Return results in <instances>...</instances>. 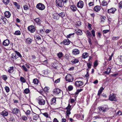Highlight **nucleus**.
<instances>
[{"label":"nucleus","mask_w":122,"mask_h":122,"mask_svg":"<svg viewBox=\"0 0 122 122\" xmlns=\"http://www.w3.org/2000/svg\"><path fill=\"white\" fill-rule=\"evenodd\" d=\"M38 104L41 105H44L45 104V100L43 99L41 96H39L36 98Z\"/></svg>","instance_id":"1"},{"label":"nucleus","mask_w":122,"mask_h":122,"mask_svg":"<svg viewBox=\"0 0 122 122\" xmlns=\"http://www.w3.org/2000/svg\"><path fill=\"white\" fill-rule=\"evenodd\" d=\"M66 80L69 82H72L73 81V77L71 75L68 74L65 77Z\"/></svg>","instance_id":"2"},{"label":"nucleus","mask_w":122,"mask_h":122,"mask_svg":"<svg viewBox=\"0 0 122 122\" xmlns=\"http://www.w3.org/2000/svg\"><path fill=\"white\" fill-rule=\"evenodd\" d=\"M98 109L100 111L102 112H105L107 111L109 109L107 105H104L102 107H99Z\"/></svg>","instance_id":"3"},{"label":"nucleus","mask_w":122,"mask_h":122,"mask_svg":"<svg viewBox=\"0 0 122 122\" xmlns=\"http://www.w3.org/2000/svg\"><path fill=\"white\" fill-rule=\"evenodd\" d=\"M71 106L69 104L68 106L65 108L67 110L66 111V115L68 117H69V115L71 113L70 111L71 109Z\"/></svg>","instance_id":"4"},{"label":"nucleus","mask_w":122,"mask_h":122,"mask_svg":"<svg viewBox=\"0 0 122 122\" xmlns=\"http://www.w3.org/2000/svg\"><path fill=\"white\" fill-rule=\"evenodd\" d=\"M109 100L111 101H116L117 100L116 95L113 94L110 95L109 97Z\"/></svg>","instance_id":"5"},{"label":"nucleus","mask_w":122,"mask_h":122,"mask_svg":"<svg viewBox=\"0 0 122 122\" xmlns=\"http://www.w3.org/2000/svg\"><path fill=\"white\" fill-rule=\"evenodd\" d=\"M36 7L40 10H43L45 9V7L43 4L40 3L37 5Z\"/></svg>","instance_id":"6"},{"label":"nucleus","mask_w":122,"mask_h":122,"mask_svg":"<svg viewBox=\"0 0 122 122\" xmlns=\"http://www.w3.org/2000/svg\"><path fill=\"white\" fill-rule=\"evenodd\" d=\"M116 63L119 65L121 66L122 65V56H120L118 57V58L117 59Z\"/></svg>","instance_id":"7"},{"label":"nucleus","mask_w":122,"mask_h":122,"mask_svg":"<svg viewBox=\"0 0 122 122\" xmlns=\"http://www.w3.org/2000/svg\"><path fill=\"white\" fill-rule=\"evenodd\" d=\"M56 5L59 7H62L63 6H64V5L61 0H56Z\"/></svg>","instance_id":"8"},{"label":"nucleus","mask_w":122,"mask_h":122,"mask_svg":"<svg viewBox=\"0 0 122 122\" xmlns=\"http://www.w3.org/2000/svg\"><path fill=\"white\" fill-rule=\"evenodd\" d=\"M83 83L81 81H76L74 83L75 86L77 87H79L82 85Z\"/></svg>","instance_id":"9"},{"label":"nucleus","mask_w":122,"mask_h":122,"mask_svg":"<svg viewBox=\"0 0 122 122\" xmlns=\"http://www.w3.org/2000/svg\"><path fill=\"white\" fill-rule=\"evenodd\" d=\"M12 113L13 114H15L16 115L19 114L20 112V111L19 109L16 108H14L12 109Z\"/></svg>","instance_id":"10"},{"label":"nucleus","mask_w":122,"mask_h":122,"mask_svg":"<svg viewBox=\"0 0 122 122\" xmlns=\"http://www.w3.org/2000/svg\"><path fill=\"white\" fill-rule=\"evenodd\" d=\"M28 29L29 31L31 33H33L35 31L34 27L32 25L29 26L28 27Z\"/></svg>","instance_id":"11"},{"label":"nucleus","mask_w":122,"mask_h":122,"mask_svg":"<svg viewBox=\"0 0 122 122\" xmlns=\"http://www.w3.org/2000/svg\"><path fill=\"white\" fill-rule=\"evenodd\" d=\"M116 10V9L115 8H112L108 10L107 12L109 14L111 13L114 14Z\"/></svg>","instance_id":"12"},{"label":"nucleus","mask_w":122,"mask_h":122,"mask_svg":"<svg viewBox=\"0 0 122 122\" xmlns=\"http://www.w3.org/2000/svg\"><path fill=\"white\" fill-rule=\"evenodd\" d=\"M77 6L78 7L82 8L83 6V2L81 1H80L77 3Z\"/></svg>","instance_id":"13"},{"label":"nucleus","mask_w":122,"mask_h":122,"mask_svg":"<svg viewBox=\"0 0 122 122\" xmlns=\"http://www.w3.org/2000/svg\"><path fill=\"white\" fill-rule=\"evenodd\" d=\"M80 53V51L78 49H74L72 51V54L74 55H76Z\"/></svg>","instance_id":"14"},{"label":"nucleus","mask_w":122,"mask_h":122,"mask_svg":"<svg viewBox=\"0 0 122 122\" xmlns=\"http://www.w3.org/2000/svg\"><path fill=\"white\" fill-rule=\"evenodd\" d=\"M9 44V41L8 39H6L3 42V44L5 46H8Z\"/></svg>","instance_id":"15"},{"label":"nucleus","mask_w":122,"mask_h":122,"mask_svg":"<svg viewBox=\"0 0 122 122\" xmlns=\"http://www.w3.org/2000/svg\"><path fill=\"white\" fill-rule=\"evenodd\" d=\"M101 7L100 6L96 5L94 8V10L97 12H98L101 9Z\"/></svg>","instance_id":"16"},{"label":"nucleus","mask_w":122,"mask_h":122,"mask_svg":"<svg viewBox=\"0 0 122 122\" xmlns=\"http://www.w3.org/2000/svg\"><path fill=\"white\" fill-rule=\"evenodd\" d=\"M1 115L3 117H6L8 116V113L7 111L4 110L1 112Z\"/></svg>","instance_id":"17"},{"label":"nucleus","mask_w":122,"mask_h":122,"mask_svg":"<svg viewBox=\"0 0 122 122\" xmlns=\"http://www.w3.org/2000/svg\"><path fill=\"white\" fill-rule=\"evenodd\" d=\"M17 58L18 57L16 54L15 52L12 54L11 58L12 60L14 61V60H16Z\"/></svg>","instance_id":"18"},{"label":"nucleus","mask_w":122,"mask_h":122,"mask_svg":"<svg viewBox=\"0 0 122 122\" xmlns=\"http://www.w3.org/2000/svg\"><path fill=\"white\" fill-rule=\"evenodd\" d=\"M35 115H33V119L35 121H36L40 119L39 116V115L36 114L35 113H34Z\"/></svg>","instance_id":"19"},{"label":"nucleus","mask_w":122,"mask_h":122,"mask_svg":"<svg viewBox=\"0 0 122 122\" xmlns=\"http://www.w3.org/2000/svg\"><path fill=\"white\" fill-rule=\"evenodd\" d=\"M61 90L59 88H55L54 89L53 91L54 94H58L60 93Z\"/></svg>","instance_id":"20"},{"label":"nucleus","mask_w":122,"mask_h":122,"mask_svg":"<svg viewBox=\"0 0 122 122\" xmlns=\"http://www.w3.org/2000/svg\"><path fill=\"white\" fill-rule=\"evenodd\" d=\"M4 15L5 17L9 18L10 17L11 14L9 11H6L5 12Z\"/></svg>","instance_id":"21"},{"label":"nucleus","mask_w":122,"mask_h":122,"mask_svg":"<svg viewBox=\"0 0 122 122\" xmlns=\"http://www.w3.org/2000/svg\"><path fill=\"white\" fill-rule=\"evenodd\" d=\"M63 42L64 44L66 45H68L70 43V41L67 39L64 40Z\"/></svg>","instance_id":"22"},{"label":"nucleus","mask_w":122,"mask_h":122,"mask_svg":"<svg viewBox=\"0 0 122 122\" xmlns=\"http://www.w3.org/2000/svg\"><path fill=\"white\" fill-rule=\"evenodd\" d=\"M79 60L77 58H74L71 61V62L72 63V64H74L76 63H78L79 62Z\"/></svg>","instance_id":"23"},{"label":"nucleus","mask_w":122,"mask_h":122,"mask_svg":"<svg viewBox=\"0 0 122 122\" xmlns=\"http://www.w3.org/2000/svg\"><path fill=\"white\" fill-rule=\"evenodd\" d=\"M53 16L54 18L56 20L58 19L59 18V16L58 14L56 13H54L53 14Z\"/></svg>","instance_id":"24"},{"label":"nucleus","mask_w":122,"mask_h":122,"mask_svg":"<svg viewBox=\"0 0 122 122\" xmlns=\"http://www.w3.org/2000/svg\"><path fill=\"white\" fill-rule=\"evenodd\" d=\"M89 56L87 52L83 53L82 55V57L85 59L88 57Z\"/></svg>","instance_id":"25"},{"label":"nucleus","mask_w":122,"mask_h":122,"mask_svg":"<svg viewBox=\"0 0 122 122\" xmlns=\"http://www.w3.org/2000/svg\"><path fill=\"white\" fill-rule=\"evenodd\" d=\"M9 120L12 122H14L15 121L14 116L13 115H10V117L9 119Z\"/></svg>","instance_id":"26"},{"label":"nucleus","mask_w":122,"mask_h":122,"mask_svg":"<svg viewBox=\"0 0 122 122\" xmlns=\"http://www.w3.org/2000/svg\"><path fill=\"white\" fill-rule=\"evenodd\" d=\"M104 89V88L103 87H101L98 90L97 95L99 96H100Z\"/></svg>","instance_id":"27"},{"label":"nucleus","mask_w":122,"mask_h":122,"mask_svg":"<svg viewBox=\"0 0 122 122\" xmlns=\"http://www.w3.org/2000/svg\"><path fill=\"white\" fill-rule=\"evenodd\" d=\"M70 7L71 9L73 11H76V8L74 5H71Z\"/></svg>","instance_id":"28"},{"label":"nucleus","mask_w":122,"mask_h":122,"mask_svg":"<svg viewBox=\"0 0 122 122\" xmlns=\"http://www.w3.org/2000/svg\"><path fill=\"white\" fill-rule=\"evenodd\" d=\"M32 41V39L30 38H28L26 40V42L28 44H30Z\"/></svg>","instance_id":"29"},{"label":"nucleus","mask_w":122,"mask_h":122,"mask_svg":"<svg viewBox=\"0 0 122 122\" xmlns=\"http://www.w3.org/2000/svg\"><path fill=\"white\" fill-rule=\"evenodd\" d=\"M21 32L19 30L16 31L14 33H13V34L14 35H20L21 34Z\"/></svg>","instance_id":"30"},{"label":"nucleus","mask_w":122,"mask_h":122,"mask_svg":"<svg viewBox=\"0 0 122 122\" xmlns=\"http://www.w3.org/2000/svg\"><path fill=\"white\" fill-rule=\"evenodd\" d=\"M1 19L3 20V22L5 24H6L8 22V20L5 17H2Z\"/></svg>","instance_id":"31"},{"label":"nucleus","mask_w":122,"mask_h":122,"mask_svg":"<svg viewBox=\"0 0 122 122\" xmlns=\"http://www.w3.org/2000/svg\"><path fill=\"white\" fill-rule=\"evenodd\" d=\"M92 64V63L90 62H88L87 63V66L88 68V69H87V71H89V69L91 68Z\"/></svg>","instance_id":"32"},{"label":"nucleus","mask_w":122,"mask_h":122,"mask_svg":"<svg viewBox=\"0 0 122 122\" xmlns=\"http://www.w3.org/2000/svg\"><path fill=\"white\" fill-rule=\"evenodd\" d=\"M30 92V90L28 88H27L24 90V93L26 94L29 93Z\"/></svg>","instance_id":"33"},{"label":"nucleus","mask_w":122,"mask_h":122,"mask_svg":"<svg viewBox=\"0 0 122 122\" xmlns=\"http://www.w3.org/2000/svg\"><path fill=\"white\" fill-rule=\"evenodd\" d=\"M14 71L13 67V66L10 67V69L8 70V72L9 73H12Z\"/></svg>","instance_id":"34"},{"label":"nucleus","mask_w":122,"mask_h":122,"mask_svg":"<svg viewBox=\"0 0 122 122\" xmlns=\"http://www.w3.org/2000/svg\"><path fill=\"white\" fill-rule=\"evenodd\" d=\"M20 81L23 83H25L26 81V80L25 78L22 76L20 77Z\"/></svg>","instance_id":"35"},{"label":"nucleus","mask_w":122,"mask_h":122,"mask_svg":"<svg viewBox=\"0 0 122 122\" xmlns=\"http://www.w3.org/2000/svg\"><path fill=\"white\" fill-rule=\"evenodd\" d=\"M56 98L55 97H53L52 98L51 101V104H53L55 103L56 101Z\"/></svg>","instance_id":"36"},{"label":"nucleus","mask_w":122,"mask_h":122,"mask_svg":"<svg viewBox=\"0 0 122 122\" xmlns=\"http://www.w3.org/2000/svg\"><path fill=\"white\" fill-rule=\"evenodd\" d=\"M13 4L18 9H19L20 8V6L16 2H14L13 3Z\"/></svg>","instance_id":"37"},{"label":"nucleus","mask_w":122,"mask_h":122,"mask_svg":"<svg viewBox=\"0 0 122 122\" xmlns=\"http://www.w3.org/2000/svg\"><path fill=\"white\" fill-rule=\"evenodd\" d=\"M15 52L18 58L19 57H20V58L22 57V56L21 55L19 52H18L17 51H15Z\"/></svg>","instance_id":"38"},{"label":"nucleus","mask_w":122,"mask_h":122,"mask_svg":"<svg viewBox=\"0 0 122 122\" xmlns=\"http://www.w3.org/2000/svg\"><path fill=\"white\" fill-rule=\"evenodd\" d=\"M119 37H114L113 36L112 37V40L113 41H115L118 40L119 39Z\"/></svg>","instance_id":"39"},{"label":"nucleus","mask_w":122,"mask_h":122,"mask_svg":"<svg viewBox=\"0 0 122 122\" xmlns=\"http://www.w3.org/2000/svg\"><path fill=\"white\" fill-rule=\"evenodd\" d=\"M83 90L82 89H78L76 91L75 93V96H77V95L79 94V93Z\"/></svg>","instance_id":"40"},{"label":"nucleus","mask_w":122,"mask_h":122,"mask_svg":"<svg viewBox=\"0 0 122 122\" xmlns=\"http://www.w3.org/2000/svg\"><path fill=\"white\" fill-rule=\"evenodd\" d=\"M57 55L59 58H60L63 56V55L62 52H59L57 54Z\"/></svg>","instance_id":"41"},{"label":"nucleus","mask_w":122,"mask_h":122,"mask_svg":"<svg viewBox=\"0 0 122 122\" xmlns=\"http://www.w3.org/2000/svg\"><path fill=\"white\" fill-rule=\"evenodd\" d=\"M35 21L38 24H40L41 23V20L39 18H36L35 20Z\"/></svg>","instance_id":"42"},{"label":"nucleus","mask_w":122,"mask_h":122,"mask_svg":"<svg viewBox=\"0 0 122 122\" xmlns=\"http://www.w3.org/2000/svg\"><path fill=\"white\" fill-rule=\"evenodd\" d=\"M107 4V2L105 0L103 1L101 5L102 6H106Z\"/></svg>","instance_id":"43"},{"label":"nucleus","mask_w":122,"mask_h":122,"mask_svg":"<svg viewBox=\"0 0 122 122\" xmlns=\"http://www.w3.org/2000/svg\"><path fill=\"white\" fill-rule=\"evenodd\" d=\"M33 83L35 84H38V80L37 79H35L33 80Z\"/></svg>","instance_id":"44"},{"label":"nucleus","mask_w":122,"mask_h":122,"mask_svg":"<svg viewBox=\"0 0 122 122\" xmlns=\"http://www.w3.org/2000/svg\"><path fill=\"white\" fill-rule=\"evenodd\" d=\"M5 89L7 93H8L9 92L10 89L8 87L6 86L5 87Z\"/></svg>","instance_id":"45"},{"label":"nucleus","mask_w":122,"mask_h":122,"mask_svg":"<svg viewBox=\"0 0 122 122\" xmlns=\"http://www.w3.org/2000/svg\"><path fill=\"white\" fill-rule=\"evenodd\" d=\"M101 20L102 22H104L105 19H106V17L104 16H102L100 17Z\"/></svg>","instance_id":"46"},{"label":"nucleus","mask_w":122,"mask_h":122,"mask_svg":"<svg viewBox=\"0 0 122 122\" xmlns=\"http://www.w3.org/2000/svg\"><path fill=\"white\" fill-rule=\"evenodd\" d=\"M1 77L3 80L5 81H6L7 79V76L5 75H3L1 76Z\"/></svg>","instance_id":"47"},{"label":"nucleus","mask_w":122,"mask_h":122,"mask_svg":"<svg viewBox=\"0 0 122 122\" xmlns=\"http://www.w3.org/2000/svg\"><path fill=\"white\" fill-rule=\"evenodd\" d=\"M73 87L71 85L69 86L68 87V89L69 91H70L72 90L73 89Z\"/></svg>","instance_id":"48"},{"label":"nucleus","mask_w":122,"mask_h":122,"mask_svg":"<svg viewBox=\"0 0 122 122\" xmlns=\"http://www.w3.org/2000/svg\"><path fill=\"white\" fill-rule=\"evenodd\" d=\"M22 119L24 121H26L27 119V117L25 116H23L22 117Z\"/></svg>","instance_id":"49"},{"label":"nucleus","mask_w":122,"mask_h":122,"mask_svg":"<svg viewBox=\"0 0 122 122\" xmlns=\"http://www.w3.org/2000/svg\"><path fill=\"white\" fill-rule=\"evenodd\" d=\"M59 16H60L62 18H63L65 16V14L64 13L61 12L59 14Z\"/></svg>","instance_id":"50"},{"label":"nucleus","mask_w":122,"mask_h":122,"mask_svg":"<svg viewBox=\"0 0 122 122\" xmlns=\"http://www.w3.org/2000/svg\"><path fill=\"white\" fill-rule=\"evenodd\" d=\"M74 33H73L72 34H70L69 35L67 36V37L68 38H70L71 37H73L74 35Z\"/></svg>","instance_id":"51"},{"label":"nucleus","mask_w":122,"mask_h":122,"mask_svg":"<svg viewBox=\"0 0 122 122\" xmlns=\"http://www.w3.org/2000/svg\"><path fill=\"white\" fill-rule=\"evenodd\" d=\"M111 70L109 68H108L107 70V71H105V73L107 74H109Z\"/></svg>","instance_id":"52"},{"label":"nucleus","mask_w":122,"mask_h":122,"mask_svg":"<svg viewBox=\"0 0 122 122\" xmlns=\"http://www.w3.org/2000/svg\"><path fill=\"white\" fill-rule=\"evenodd\" d=\"M43 115L47 118H49V115L47 112H45L43 113Z\"/></svg>","instance_id":"53"},{"label":"nucleus","mask_w":122,"mask_h":122,"mask_svg":"<svg viewBox=\"0 0 122 122\" xmlns=\"http://www.w3.org/2000/svg\"><path fill=\"white\" fill-rule=\"evenodd\" d=\"M24 9L25 10H26L28 9L29 7L27 5H25L23 6Z\"/></svg>","instance_id":"54"},{"label":"nucleus","mask_w":122,"mask_h":122,"mask_svg":"<svg viewBox=\"0 0 122 122\" xmlns=\"http://www.w3.org/2000/svg\"><path fill=\"white\" fill-rule=\"evenodd\" d=\"M77 34L78 35H81L82 34V31L78 29L77 31Z\"/></svg>","instance_id":"55"},{"label":"nucleus","mask_w":122,"mask_h":122,"mask_svg":"<svg viewBox=\"0 0 122 122\" xmlns=\"http://www.w3.org/2000/svg\"><path fill=\"white\" fill-rule=\"evenodd\" d=\"M22 68L25 71L27 72L28 71L27 69L25 66L23 65L22 66Z\"/></svg>","instance_id":"56"},{"label":"nucleus","mask_w":122,"mask_h":122,"mask_svg":"<svg viewBox=\"0 0 122 122\" xmlns=\"http://www.w3.org/2000/svg\"><path fill=\"white\" fill-rule=\"evenodd\" d=\"M81 24V22L80 21H78L77 22H76V26H78Z\"/></svg>","instance_id":"57"},{"label":"nucleus","mask_w":122,"mask_h":122,"mask_svg":"<svg viewBox=\"0 0 122 122\" xmlns=\"http://www.w3.org/2000/svg\"><path fill=\"white\" fill-rule=\"evenodd\" d=\"M119 8L120 9L122 8V1H120L119 4Z\"/></svg>","instance_id":"58"},{"label":"nucleus","mask_w":122,"mask_h":122,"mask_svg":"<svg viewBox=\"0 0 122 122\" xmlns=\"http://www.w3.org/2000/svg\"><path fill=\"white\" fill-rule=\"evenodd\" d=\"M3 2L6 4H8L9 2V0H3Z\"/></svg>","instance_id":"59"},{"label":"nucleus","mask_w":122,"mask_h":122,"mask_svg":"<svg viewBox=\"0 0 122 122\" xmlns=\"http://www.w3.org/2000/svg\"><path fill=\"white\" fill-rule=\"evenodd\" d=\"M60 78H58L57 80H56L54 82L56 83H59L60 82Z\"/></svg>","instance_id":"60"},{"label":"nucleus","mask_w":122,"mask_h":122,"mask_svg":"<svg viewBox=\"0 0 122 122\" xmlns=\"http://www.w3.org/2000/svg\"><path fill=\"white\" fill-rule=\"evenodd\" d=\"M109 30H104L103 31V34H106L109 31Z\"/></svg>","instance_id":"61"},{"label":"nucleus","mask_w":122,"mask_h":122,"mask_svg":"<svg viewBox=\"0 0 122 122\" xmlns=\"http://www.w3.org/2000/svg\"><path fill=\"white\" fill-rule=\"evenodd\" d=\"M92 33L93 37L95 36V31L94 30H91Z\"/></svg>","instance_id":"62"},{"label":"nucleus","mask_w":122,"mask_h":122,"mask_svg":"<svg viewBox=\"0 0 122 122\" xmlns=\"http://www.w3.org/2000/svg\"><path fill=\"white\" fill-rule=\"evenodd\" d=\"M36 37V39L38 40H41V37L39 36H37Z\"/></svg>","instance_id":"63"},{"label":"nucleus","mask_w":122,"mask_h":122,"mask_svg":"<svg viewBox=\"0 0 122 122\" xmlns=\"http://www.w3.org/2000/svg\"><path fill=\"white\" fill-rule=\"evenodd\" d=\"M88 5L89 6H91L94 5V3L93 2H90L88 4Z\"/></svg>","instance_id":"64"}]
</instances>
